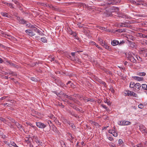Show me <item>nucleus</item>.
Instances as JSON below:
<instances>
[{
	"instance_id": "33",
	"label": "nucleus",
	"mask_w": 147,
	"mask_h": 147,
	"mask_svg": "<svg viewBox=\"0 0 147 147\" xmlns=\"http://www.w3.org/2000/svg\"><path fill=\"white\" fill-rule=\"evenodd\" d=\"M9 74H11L12 76H16L17 75L16 72H13L11 71H10L9 72Z\"/></svg>"
},
{
	"instance_id": "58",
	"label": "nucleus",
	"mask_w": 147,
	"mask_h": 147,
	"mask_svg": "<svg viewBox=\"0 0 147 147\" xmlns=\"http://www.w3.org/2000/svg\"><path fill=\"white\" fill-rule=\"evenodd\" d=\"M108 139L111 141H113V138L111 137H109L108 138Z\"/></svg>"
},
{
	"instance_id": "11",
	"label": "nucleus",
	"mask_w": 147,
	"mask_h": 147,
	"mask_svg": "<svg viewBox=\"0 0 147 147\" xmlns=\"http://www.w3.org/2000/svg\"><path fill=\"white\" fill-rule=\"evenodd\" d=\"M63 96H64V97L67 98L73 101H74L75 100V99L73 98L71 95L69 96L64 94H63Z\"/></svg>"
},
{
	"instance_id": "2",
	"label": "nucleus",
	"mask_w": 147,
	"mask_h": 147,
	"mask_svg": "<svg viewBox=\"0 0 147 147\" xmlns=\"http://www.w3.org/2000/svg\"><path fill=\"white\" fill-rule=\"evenodd\" d=\"M41 5L45 6L47 7H49L50 8H51L52 9L56 11H59V9L57 7L55 6H53L51 4H45L44 3H42Z\"/></svg>"
},
{
	"instance_id": "43",
	"label": "nucleus",
	"mask_w": 147,
	"mask_h": 147,
	"mask_svg": "<svg viewBox=\"0 0 147 147\" xmlns=\"http://www.w3.org/2000/svg\"><path fill=\"white\" fill-rule=\"evenodd\" d=\"M49 116L50 118L52 119H55V117L53 115H50Z\"/></svg>"
},
{
	"instance_id": "45",
	"label": "nucleus",
	"mask_w": 147,
	"mask_h": 147,
	"mask_svg": "<svg viewBox=\"0 0 147 147\" xmlns=\"http://www.w3.org/2000/svg\"><path fill=\"white\" fill-rule=\"evenodd\" d=\"M105 71L107 74H111V72L109 70L105 69L104 70Z\"/></svg>"
},
{
	"instance_id": "42",
	"label": "nucleus",
	"mask_w": 147,
	"mask_h": 147,
	"mask_svg": "<svg viewBox=\"0 0 147 147\" xmlns=\"http://www.w3.org/2000/svg\"><path fill=\"white\" fill-rule=\"evenodd\" d=\"M32 28L33 30L35 32H36L37 30H38V29L35 27L34 25L33 26V27Z\"/></svg>"
},
{
	"instance_id": "49",
	"label": "nucleus",
	"mask_w": 147,
	"mask_h": 147,
	"mask_svg": "<svg viewBox=\"0 0 147 147\" xmlns=\"http://www.w3.org/2000/svg\"><path fill=\"white\" fill-rule=\"evenodd\" d=\"M11 8H14L13 5L11 3H9L8 5Z\"/></svg>"
},
{
	"instance_id": "24",
	"label": "nucleus",
	"mask_w": 147,
	"mask_h": 147,
	"mask_svg": "<svg viewBox=\"0 0 147 147\" xmlns=\"http://www.w3.org/2000/svg\"><path fill=\"white\" fill-rule=\"evenodd\" d=\"M35 141L38 145L41 144L42 143L40 141L38 140V138H35Z\"/></svg>"
},
{
	"instance_id": "30",
	"label": "nucleus",
	"mask_w": 147,
	"mask_h": 147,
	"mask_svg": "<svg viewBox=\"0 0 147 147\" xmlns=\"http://www.w3.org/2000/svg\"><path fill=\"white\" fill-rule=\"evenodd\" d=\"M26 26H27V27L32 28L33 27V26L32 25H31L29 23H28V22L27 23L26 21Z\"/></svg>"
},
{
	"instance_id": "12",
	"label": "nucleus",
	"mask_w": 147,
	"mask_h": 147,
	"mask_svg": "<svg viewBox=\"0 0 147 147\" xmlns=\"http://www.w3.org/2000/svg\"><path fill=\"white\" fill-rule=\"evenodd\" d=\"M25 32L28 35L30 36H32L35 35V34L31 30H27Z\"/></svg>"
},
{
	"instance_id": "27",
	"label": "nucleus",
	"mask_w": 147,
	"mask_h": 147,
	"mask_svg": "<svg viewBox=\"0 0 147 147\" xmlns=\"http://www.w3.org/2000/svg\"><path fill=\"white\" fill-rule=\"evenodd\" d=\"M116 31L119 32H125V30L124 29H119L117 30Z\"/></svg>"
},
{
	"instance_id": "31",
	"label": "nucleus",
	"mask_w": 147,
	"mask_h": 147,
	"mask_svg": "<svg viewBox=\"0 0 147 147\" xmlns=\"http://www.w3.org/2000/svg\"><path fill=\"white\" fill-rule=\"evenodd\" d=\"M101 105L102 107L105 109L107 111H108L109 110V109L106 105L103 104H101Z\"/></svg>"
},
{
	"instance_id": "46",
	"label": "nucleus",
	"mask_w": 147,
	"mask_h": 147,
	"mask_svg": "<svg viewBox=\"0 0 147 147\" xmlns=\"http://www.w3.org/2000/svg\"><path fill=\"white\" fill-rule=\"evenodd\" d=\"M123 142L121 139H119L118 141L119 144V145H121L123 143Z\"/></svg>"
},
{
	"instance_id": "48",
	"label": "nucleus",
	"mask_w": 147,
	"mask_h": 147,
	"mask_svg": "<svg viewBox=\"0 0 147 147\" xmlns=\"http://www.w3.org/2000/svg\"><path fill=\"white\" fill-rule=\"evenodd\" d=\"M89 43L90 44L92 45H96V44L95 42L91 41L89 42Z\"/></svg>"
},
{
	"instance_id": "15",
	"label": "nucleus",
	"mask_w": 147,
	"mask_h": 147,
	"mask_svg": "<svg viewBox=\"0 0 147 147\" xmlns=\"http://www.w3.org/2000/svg\"><path fill=\"white\" fill-rule=\"evenodd\" d=\"M98 41L99 43L102 46H104L105 45V42L101 38H98Z\"/></svg>"
},
{
	"instance_id": "3",
	"label": "nucleus",
	"mask_w": 147,
	"mask_h": 147,
	"mask_svg": "<svg viewBox=\"0 0 147 147\" xmlns=\"http://www.w3.org/2000/svg\"><path fill=\"white\" fill-rule=\"evenodd\" d=\"M127 58L131 62L136 63L137 62L136 60L134 58V56L132 55L131 53H130L128 54Z\"/></svg>"
},
{
	"instance_id": "50",
	"label": "nucleus",
	"mask_w": 147,
	"mask_h": 147,
	"mask_svg": "<svg viewBox=\"0 0 147 147\" xmlns=\"http://www.w3.org/2000/svg\"><path fill=\"white\" fill-rule=\"evenodd\" d=\"M26 123L27 125H29L32 127H34L33 125L29 122H26Z\"/></svg>"
},
{
	"instance_id": "32",
	"label": "nucleus",
	"mask_w": 147,
	"mask_h": 147,
	"mask_svg": "<svg viewBox=\"0 0 147 147\" xmlns=\"http://www.w3.org/2000/svg\"><path fill=\"white\" fill-rule=\"evenodd\" d=\"M52 129L53 131L55 132H57V130L56 127L54 125H53L52 126Z\"/></svg>"
},
{
	"instance_id": "1",
	"label": "nucleus",
	"mask_w": 147,
	"mask_h": 147,
	"mask_svg": "<svg viewBox=\"0 0 147 147\" xmlns=\"http://www.w3.org/2000/svg\"><path fill=\"white\" fill-rule=\"evenodd\" d=\"M124 93L126 95L129 96H133L135 97H137V95L132 91L126 90L124 91Z\"/></svg>"
},
{
	"instance_id": "5",
	"label": "nucleus",
	"mask_w": 147,
	"mask_h": 147,
	"mask_svg": "<svg viewBox=\"0 0 147 147\" xmlns=\"http://www.w3.org/2000/svg\"><path fill=\"white\" fill-rule=\"evenodd\" d=\"M36 125L37 127L40 128H44L46 127V125L40 122L36 123Z\"/></svg>"
},
{
	"instance_id": "63",
	"label": "nucleus",
	"mask_w": 147,
	"mask_h": 147,
	"mask_svg": "<svg viewBox=\"0 0 147 147\" xmlns=\"http://www.w3.org/2000/svg\"><path fill=\"white\" fill-rule=\"evenodd\" d=\"M70 85L72 88H74V85H73V83H71Z\"/></svg>"
},
{
	"instance_id": "47",
	"label": "nucleus",
	"mask_w": 147,
	"mask_h": 147,
	"mask_svg": "<svg viewBox=\"0 0 147 147\" xmlns=\"http://www.w3.org/2000/svg\"><path fill=\"white\" fill-rule=\"evenodd\" d=\"M125 43V41L123 40L120 41V42H119V45H121Z\"/></svg>"
},
{
	"instance_id": "55",
	"label": "nucleus",
	"mask_w": 147,
	"mask_h": 147,
	"mask_svg": "<svg viewBox=\"0 0 147 147\" xmlns=\"http://www.w3.org/2000/svg\"><path fill=\"white\" fill-rule=\"evenodd\" d=\"M125 23H126V25H129V26H130V25L129 24L130 23V22L129 21H127V22H125Z\"/></svg>"
},
{
	"instance_id": "44",
	"label": "nucleus",
	"mask_w": 147,
	"mask_h": 147,
	"mask_svg": "<svg viewBox=\"0 0 147 147\" xmlns=\"http://www.w3.org/2000/svg\"><path fill=\"white\" fill-rule=\"evenodd\" d=\"M123 121H119V122L118 124L119 125L123 126Z\"/></svg>"
},
{
	"instance_id": "37",
	"label": "nucleus",
	"mask_w": 147,
	"mask_h": 147,
	"mask_svg": "<svg viewBox=\"0 0 147 147\" xmlns=\"http://www.w3.org/2000/svg\"><path fill=\"white\" fill-rule=\"evenodd\" d=\"M104 46H105V47L106 49H108L109 50H111V49L109 48V46L107 44H106L105 43Z\"/></svg>"
},
{
	"instance_id": "35",
	"label": "nucleus",
	"mask_w": 147,
	"mask_h": 147,
	"mask_svg": "<svg viewBox=\"0 0 147 147\" xmlns=\"http://www.w3.org/2000/svg\"><path fill=\"white\" fill-rule=\"evenodd\" d=\"M82 99L85 101V102H87L90 101V100L89 98L87 99L85 97L82 98V99L81 100H82Z\"/></svg>"
},
{
	"instance_id": "39",
	"label": "nucleus",
	"mask_w": 147,
	"mask_h": 147,
	"mask_svg": "<svg viewBox=\"0 0 147 147\" xmlns=\"http://www.w3.org/2000/svg\"><path fill=\"white\" fill-rule=\"evenodd\" d=\"M68 124L69 125V126L71 127L73 129H74L75 127L74 124H72L70 123H69Z\"/></svg>"
},
{
	"instance_id": "41",
	"label": "nucleus",
	"mask_w": 147,
	"mask_h": 147,
	"mask_svg": "<svg viewBox=\"0 0 147 147\" xmlns=\"http://www.w3.org/2000/svg\"><path fill=\"white\" fill-rule=\"evenodd\" d=\"M71 33H70V34L72 36H76V34L75 32L71 31Z\"/></svg>"
},
{
	"instance_id": "54",
	"label": "nucleus",
	"mask_w": 147,
	"mask_h": 147,
	"mask_svg": "<svg viewBox=\"0 0 147 147\" xmlns=\"http://www.w3.org/2000/svg\"><path fill=\"white\" fill-rule=\"evenodd\" d=\"M95 46L98 49H101V50H102V48L100 47L98 45L96 44V45H95Z\"/></svg>"
},
{
	"instance_id": "18",
	"label": "nucleus",
	"mask_w": 147,
	"mask_h": 147,
	"mask_svg": "<svg viewBox=\"0 0 147 147\" xmlns=\"http://www.w3.org/2000/svg\"><path fill=\"white\" fill-rule=\"evenodd\" d=\"M134 79L138 81H142L143 80V77H139L138 76H134L133 77Z\"/></svg>"
},
{
	"instance_id": "36",
	"label": "nucleus",
	"mask_w": 147,
	"mask_h": 147,
	"mask_svg": "<svg viewBox=\"0 0 147 147\" xmlns=\"http://www.w3.org/2000/svg\"><path fill=\"white\" fill-rule=\"evenodd\" d=\"M138 2L140 3H142L141 5H145L146 3H144L142 0H139L138 1Z\"/></svg>"
},
{
	"instance_id": "52",
	"label": "nucleus",
	"mask_w": 147,
	"mask_h": 147,
	"mask_svg": "<svg viewBox=\"0 0 147 147\" xmlns=\"http://www.w3.org/2000/svg\"><path fill=\"white\" fill-rule=\"evenodd\" d=\"M31 79L33 81H37V80L36 78H31Z\"/></svg>"
},
{
	"instance_id": "4",
	"label": "nucleus",
	"mask_w": 147,
	"mask_h": 147,
	"mask_svg": "<svg viewBox=\"0 0 147 147\" xmlns=\"http://www.w3.org/2000/svg\"><path fill=\"white\" fill-rule=\"evenodd\" d=\"M108 132L112 134L114 137H117L118 135L116 131V129L115 128H114L113 129H109L108 131Z\"/></svg>"
},
{
	"instance_id": "60",
	"label": "nucleus",
	"mask_w": 147,
	"mask_h": 147,
	"mask_svg": "<svg viewBox=\"0 0 147 147\" xmlns=\"http://www.w3.org/2000/svg\"><path fill=\"white\" fill-rule=\"evenodd\" d=\"M140 59V60L138 59V57H136V58H137V59H138V60L140 61H142V58H141L140 57H138Z\"/></svg>"
},
{
	"instance_id": "26",
	"label": "nucleus",
	"mask_w": 147,
	"mask_h": 147,
	"mask_svg": "<svg viewBox=\"0 0 147 147\" xmlns=\"http://www.w3.org/2000/svg\"><path fill=\"white\" fill-rule=\"evenodd\" d=\"M146 73L144 72H138L137 74V75L140 76H144L146 75Z\"/></svg>"
},
{
	"instance_id": "56",
	"label": "nucleus",
	"mask_w": 147,
	"mask_h": 147,
	"mask_svg": "<svg viewBox=\"0 0 147 147\" xmlns=\"http://www.w3.org/2000/svg\"><path fill=\"white\" fill-rule=\"evenodd\" d=\"M141 35H142V36L143 37H145L147 38V35H143L142 34H141V35L140 36H141Z\"/></svg>"
},
{
	"instance_id": "34",
	"label": "nucleus",
	"mask_w": 147,
	"mask_h": 147,
	"mask_svg": "<svg viewBox=\"0 0 147 147\" xmlns=\"http://www.w3.org/2000/svg\"><path fill=\"white\" fill-rule=\"evenodd\" d=\"M133 3L134 4H135V5H141V4H142L141 3H139L138 2V1L137 2H136V1H133Z\"/></svg>"
},
{
	"instance_id": "38",
	"label": "nucleus",
	"mask_w": 147,
	"mask_h": 147,
	"mask_svg": "<svg viewBox=\"0 0 147 147\" xmlns=\"http://www.w3.org/2000/svg\"><path fill=\"white\" fill-rule=\"evenodd\" d=\"M0 120L3 121L4 123H5L6 122V120L5 119L2 117H0Z\"/></svg>"
},
{
	"instance_id": "16",
	"label": "nucleus",
	"mask_w": 147,
	"mask_h": 147,
	"mask_svg": "<svg viewBox=\"0 0 147 147\" xmlns=\"http://www.w3.org/2000/svg\"><path fill=\"white\" fill-rule=\"evenodd\" d=\"M83 32L85 35L87 36L90 35V32L88 29L84 28Z\"/></svg>"
},
{
	"instance_id": "17",
	"label": "nucleus",
	"mask_w": 147,
	"mask_h": 147,
	"mask_svg": "<svg viewBox=\"0 0 147 147\" xmlns=\"http://www.w3.org/2000/svg\"><path fill=\"white\" fill-rule=\"evenodd\" d=\"M16 125L17 126L18 128L20 130H22L23 129V127L20 124L18 123L17 122H15Z\"/></svg>"
},
{
	"instance_id": "64",
	"label": "nucleus",
	"mask_w": 147,
	"mask_h": 147,
	"mask_svg": "<svg viewBox=\"0 0 147 147\" xmlns=\"http://www.w3.org/2000/svg\"><path fill=\"white\" fill-rule=\"evenodd\" d=\"M101 29L102 30H105L106 29V28H103V27H101Z\"/></svg>"
},
{
	"instance_id": "28",
	"label": "nucleus",
	"mask_w": 147,
	"mask_h": 147,
	"mask_svg": "<svg viewBox=\"0 0 147 147\" xmlns=\"http://www.w3.org/2000/svg\"><path fill=\"white\" fill-rule=\"evenodd\" d=\"M36 32L38 33V34L40 35L43 36L44 35V34L42 33L38 29Z\"/></svg>"
},
{
	"instance_id": "57",
	"label": "nucleus",
	"mask_w": 147,
	"mask_h": 147,
	"mask_svg": "<svg viewBox=\"0 0 147 147\" xmlns=\"http://www.w3.org/2000/svg\"><path fill=\"white\" fill-rule=\"evenodd\" d=\"M110 90L111 91L112 93H113L114 92V90L113 88H111L110 89Z\"/></svg>"
},
{
	"instance_id": "10",
	"label": "nucleus",
	"mask_w": 147,
	"mask_h": 147,
	"mask_svg": "<svg viewBox=\"0 0 147 147\" xmlns=\"http://www.w3.org/2000/svg\"><path fill=\"white\" fill-rule=\"evenodd\" d=\"M140 130L143 133H147V131L146 130V128L143 125H141L140 126Z\"/></svg>"
},
{
	"instance_id": "13",
	"label": "nucleus",
	"mask_w": 147,
	"mask_h": 147,
	"mask_svg": "<svg viewBox=\"0 0 147 147\" xmlns=\"http://www.w3.org/2000/svg\"><path fill=\"white\" fill-rule=\"evenodd\" d=\"M119 41L116 40H113L111 41V44L113 46H115L119 44Z\"/></svg>"
},
{
	"instance_id": "29",
	"label": "nucleus",
	"mask_w": 147,
	"mask_h": 147,
	"mask_svg": "<svg viewBox=\"0 0 147 147\" xmlns=\"http://www.w3.org/2000/svg\"><path fill=\"white\" fill-rule=\"evenodd\" d=\"M142 88L144 90H147V85L145 84H142Z\"/></svg>"
},
{
	"instance_id": "9",
	"label": "nucleus",
	"mask_w": 147,
	"mask_h": 147,
	"mask_svg": "<svg viewBox=\"0 0 147 147\" xmlns=\"http://www.w3.org/2000/svg\"><path fill=\"white\" fill-rule=\"evenodd\" d=\"M110 11L112 13L117 12L119 11V8L118 7L113 6L110 8Z\"/></svg>"
},
{
	"instance_id": "22",
	"label": "nucleus",
	"mask_w": 147,
	"mask_h": 147,
	"mask_svg": "<svg viewBox=\"0 0 147 147\" xmlns=\"http://www.w3.org/2000/svg\"><path fill=\"white\" fill-rule=\"evenodd\" d=\"M104 102L105 103H107V105L109 106L111 105V102L108 99H106L104 100Z\"/></svg>"
},
{
	"instance_id": "62",
	"label": "nucleus",
	"mask_w": 147,
	"mask_h": 147,
	"mask_svg": "<svg viewBox=\"0 0 147 147\" xmlns=\"http://www.w3.org/2000/svg\"><path fill=\"white\" fill-rule=\"evenodd\" d=\"M3 62V61L2 59L0 58V63H2Z\"/></svg>"
},
{
	"instance_id": "53",
	"label": "nucleus",
	"mask_w": 147,
	"mask_h": 147,
	"mask_svg": "<svg viewBox=\"0 0 147 147\" xmlns=\"http://www.w3.org/2000/svg\"><path fill=\"white\" fill-rule=\"evenodd\" d=\"M9 120L10 121H11L13 123H15V122H16L15 121L14 119H13L11 118H10V119H9Z\"/></svg>"
},
{
	"instance_id": "14",
	"label": "nucleus",
	"mask_w": 147,
	"mask_h": 147,
	"mask_svg": "<svg viewBox=\"0 0 147 147\" xmlns=\"http://www.w3.org/2000/svg\"><path fill=\"white\" fill-rule=\"evenodd\" d=\"M17 20L18 23L21 24H26V21L23 19H21L20 18H18Z\"/></svg>"
},
{
	"instance_id": "6",
	"label": "nucleus",
	"mask_w": 147,
	"mask_h": 147,
	"mask_svg": "<svg viewBox=\"0 0 147 147\" xmlns=\"http://www.w3.org/2000/svg\"><path fill=\"white\" fill-rule=\"evenodd\" d=\"M117 27H129V25H127L126 24V23H118L116 24Z\"/></svg>"
},
{
	"instance_id": "7",
	"label": "nucleus",
	"mask_w": 147,
	"mask_h": 147,
	"mask_svg": "<svg viewBox=\"0 0 147 147\" xmlns=\"http://www.w3.org/2000/svg\"><path fill=\"white\" fill-rule=\"evenodd\" d=\"M141 87V85L139 83H136L134 87V90L135 91H138L140 89Z\"/></svg>"
},
{
	"instance_id": "51",
	"label": "nucleus",
	"mask_w": 147,
	"mask_h": 147,
	"mask_svg": "<svg viewBox=\"0 0 147 147\" xmlns=\"http://www.w3.org/2000/svg\"><path fill=\"white\" fill-rule=\"evenodd\" d=\"M78 27L79 28H81L83 27L82 25L81 24V23H79L77 24Z\"/></svg>"
},
{
	"instance_id": "8",
	"label": "nucleus",
	"mask_w": 147,
	"mask_h": 147,
	"mask_svg": "<svg viewBox=\"0 0 147 147\" xmlns=\"http://www.w3.org/2000/svg\"><path fill=\"white\" fill-rule=\"evenodd\" d=\"M6 62L8 63L7 65L11 67H13L16 68H18V65H16L15 64L11 62L8 61H6Z\"/></svg>"
},
{
	"instance_id": "20",
	"label": "nucleus",
	"mask_w": 147,
	"mask_h": 147,
	"mask_svg": "<svg viewBox=\"0 0 147 147\" xmlns=\"http://www.w3.org/2000/svg\"><path fill=\"white\" fill-rule=\"evenodd\" d=\"M123 126L131 124V122L127 121L124 120L123 121Z\"/></svg>"
},
{
	"instance_id": "59",
	"label": "nucleus",
	"mask_w": 147,
	"mask_h": 147,
	"mask_svg": "<svg viewBox=\"0 0 147 147\" xmlns=\"http://www.w3.org/2000/svg\"><path fill=\"white\" fill-rule=\"evenodd\" d=\"M6 97L5 96L2 97L1 98H0V100H3Z\"/></svg>"
},
{
	"instance_id": "25",
	"label": "nucleus",
	"mask_w": 147,
	"mask_h": 147,
	"mask_svg": "<svg viewBox=\"0 0 147 147\" xmlns=\"http://www.w3.org/2000/svg\"><path fill=\"white\" fill-rule=\"evenodd\" d=\"M135 84L134 82H131L130 84L129 87L131 88H134Z\"/></svg>"
},
{
	"instance_id": "40",
	"label": "nucleus",
	"mask_w": 147,
	"mask_h": 147,
	"mask_svg": "<svg viewBox=\"0 0 147 147\" xmlns=\"http://www.w3.org/2000/svg\"><path fill=\"white\" fill-rule=\"evenodd\" d=\"M138 107L140 109H142L144 107V106L142 104H141L138 105Z\"/></svg>"
},
{
	"instance_id": "23",
	"label": "nucleus",
	"mask_w": 147,
	"mask_h": 147,
	"mask_svg": "<svg viewBox=\"0 0 147 147\" xmlns=\"http://www.w3.org/2000/svg\"><path fill=\"white\" fill-rule=\"evenodd\" d=\"M40 40L43 43H46L47 42V40L45 37L41 38L40 39Z\"/></svg>"
},
{
	"instance_id": "19",
	"label": "nucleus",
	"mask_w": 147,
	"mask_h": 147,
	"mask_svg": "<svg viewBox=\"0 0 147 147\" xmlns=\"http://www.w3.org/2000/svg\"><path fill=\"white\" fill-rule=\"evenodd\" d=\"M8 146L9 147H11V146H12L14 147H18L16 143L13 142H11L10 143L8 144Z\"/></svg>"
},
{
	"instance_id": "61",
	"label": "nucleus",
	"mask_w": 147,
	"mask_h": 147,
	"mask_svg": "<svg viewBox=\"0 0 147 147\" xmlns=\"http://www.w3.org/2000/svg\"><path fill=\"white\" fill-rule=\"evenodd\" d=\"M75 52H72V53H71V55L73 56H74V57L75 55Z\"/></svg>"
},
{
	"instance_id": "21",
	"label": "nucleus",
	"mask_w": 147,
	"mask_h": 147,
	"mask_svg": "<svg viewBox=\"0 0 147 147\" xmlns=\"http://www.w3.org/2000/svg\"><path fill=\"white\" fill-rule=\"evenodd\" d=\"M1 14L2 16L4 17H7L8 18H9L10 17L8 14L6 12H1Z\"/></svg>"
}]
</instances>
